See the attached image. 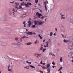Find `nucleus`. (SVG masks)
I'll return each mask as SVG.
<instances>
[{
	"label": "nucleus",
	"instance_id": "1",
	"mask_svg": "<svg viewBox=\"0 0 73 73\" xmlns=\"http://www.w3.org/2000/svg\"><path fill=\"white\" fill-rule=\"evenodd\" d=\"M0 20L3 21H7V17L5 16H3L0 19Z\"/></svg>",
	"mask_w": 73,
	"mask_h": 73
},
{
	"label": "nucleus",
	"instance_id": "2",
	"mask_svg": "<svg viewBox=\"0 0 73 73\" xmlns=\"http://www.w3.org/2000/svg\"><path fill=\"white\" fill-rule=\"evenodd\" d=\"M68 47L70 49V50H72V49H73V45L72 43H70L68 44Z\"/></svg>",
	"mask_w": 73,
	"mask_h": 73
},
{
	"label": "nucleus",
	"instance_id": "3",
	"mask_svg": "<svg viewBox=\"0 0 73 73\" xmlns=\"http://www.w3.org/2000/svg\"><path fill=\"white\" fill-rule=\"evenodd\" d=\"M21 6H24L25 5L27 7H29V5L28 4H27L26 3H25L24 2H22L21 3Z\"/></svg>",
	"mask_w": 73,
	"mask_h": 73
},
{
	"label": "nucleus",
	"instance_id": "4",
	"mask_svg": "<svg viewBox=\"0 0 73 73\" xmlns=\"http://www.w3.org/2000/svg\"><path fill=\"white\" fill-rule=\"evenodd\" d=\"M44 5H45V10L46 11H47V10H48V9H49V7L48 5H46V3L45 2H44Z\"/></svg>",
	"mask_w": 73,
	"mask_h": 73
},
{
	"label": "nucleus",
	"instance_id": "5",
	"mask_svg": "<svg viewBox=\"0 0 73 73\" xmlns=\"http://www.w3.org/2000/svg\"><path fill=\"white\" fill-rule=\"evenodd\" d=\"M11 30L9 29H7L5 30V32H6V33H11Z\"/></svg>",
	"mask_w": 73,
	"mask_h": 73
},
{
	"label": "nucleus",
	"instance_id": "6",
	"mask_svg": "<svg viewBox=\"0 0 73 73\" xmlns=\"http://www.w3.org/2000/svg\"><path fill=\"white\" fill-rule=\"evenodd\" d=\"M43 23H44V22L40 21L39 22V23L38 24V25H41Z\"/></svg>",
	"mask_w": 73,
	"mask_h": 73
},
{
	"label": "nucleus",
	"instance_id": "7",
	"mask_svg": "<svg viewBox=\"0 0 73 73\" xmlns=\"http://www.w3.org/2000/svg\"><path fill=\"white\" fill-rule=\"evenodd\" d=\"M36 16L40 18L41 16H42V15L41 14H40L38 12H37L36 13Z\"/></svg>",
	"mask_w": 73,
	"mask_h": 73
},
{
	"label": "nucleus",
	"instance_id": "8",
	"mask_svg": "<svg viewBox=\"0 0 73 73\" xmlns=\"http://www.w3.org/2000/svg\"><path fill=\"white\" fill-rule=\"evenodd\" d=\"M37 55L38 56H36V58H38V57H41V54H37Z\"/></svg>",
	"mask_w": 73,
	"mask_h": 73
},
{
	"label": "nucleus",
	"instance_id": "9",
	"mask_svg": "<svg viewBox=\"0 0 73 73\" xmlns=\"http://www.w3.org/2000/svg\"><path fill=\"white\" fill-rule=\"evenodd\" d=\"M27 17V15L26 14H25L23 15L21 17V18H24V17Z\"/></svg>",
	"mask_w": 73,
	"mask_h": 73
},
{
	"label": "nucleus",
	"instance_id": "10",
	"mask_svg": "<svg viewBox=\"0 0 73 73\" xmlns=\"http://www.w3.org/2000/svg\"><path fill=\"white\" fill-rule=\"evenodd\" d=\"M32 44V42H29L27 43V45H31Z\"/></svg>",
	"mask_w": 73,
	"mask_h": 73
},
{
	"label": "nucleus",
	"instance_id": "11",
	"mask_svg": "<svg viewBox=\"0 0 73 73\" xmlns=\"http://www.w3.org/2000/svg\"><path fill=\"white\" fill-rule=\"evenodd\" d=\"M15 40L16 41L19 42V38H15Z\"/></svg>",
	"mask_w": 73,
	"mask_h": 73
},
{
	"label": "nucleus",
	"instance_id": "12",
	"mask_svg": "<svg viewBox=\"0 0 73 73\" xmlns=\"http://www.w3.org/2000/svg\"><path fill=\"white\" fill-rule=\"evenodd\" d=\"M28 23L29 24V27L31 25V22L30 21H29L28 22Z\"/></svg>",
	"mask_w": 73,
	"mask_h": 73
},
{
	"label": "nucleus",
	"instance_id": "13",
	"mask_svg": "<svg viewBox=\"0 0 73 73\" xmlns=\"http://www.w3.org/2000/svg\"><path fill=\"white\" fill-rule=\"evenodd\" d=\"M63 41H64V42L66 43V42H69L70 41L68 40H65V39H64V40H63Z\"/></svg>",
	"mask_w": 73,
	"mask_h": 73
},
{
	"label": "nucleus",
	"instance_id": "14",
	"mask_svg": "<svg viewBox=\"0 0 73 73\" xmlns=\"http://www.w3.org/2000/svg\"><path fill=\"white\" fill-rule=\"evenodd\" d=\"M29 66L30 67H31L32 68H34V69H35V66H33V65H30V64H29Z\"/></svg>",
	"mask_w": 73,
	"mask_h": 73
},
{
	"label": "nucleus",
	"instance_id": "15",
	"mask_svg": "<svg viewBox=\"0 0 73 73\" xmlns=\"http://www.w3.org/2000/svg\"><path fill=\"white\" fill-rule=\"evenodd\" d=\"M34 43L35 44H37L38 43H39V42L37 40H36L34 42Z\"/></svg>",
	"mask_w": 73,
	"mask_h": 73
},
{
	"label": "nucleus",
	"instance_id": "16",
	"mask_svg": "<svg viewBox=\"0 0 73 73\" xmlns=\"http://www.w3.org/2000/svg\"><path fill=\"white\" fill-rule=\"evenodd\" d=\"M24 68L26 69H30V68L29 66H27V67H24Z\"/></svg>",
	"mask_w": 73,
	"mask_h": 73
},
{
	"label": "nucleus",
	"instance_id": "17",
	"mask_svg": "<svg viewBox=\"0 0 73 73\" xmlns=\"http://www.w3.org/2000/svg\"><path fill=\"white\" fill-rule=\"evenodd\" d=\"M61 29L62 31L64 30V27L61 26Z\"/></svg>",
	"mask_w": 73,
	"mask_h": 73
},
{
	"label": "nucleus",
	"instance_id": "18",
	"mask_svg": "<svg viewBox=\"0 0 73 73\" xmlns=\"http://www.w3.org/2000/svg\"><path fill=\"white\" fill-rule=\"evenodd\" d=\"M52 35H53V33L51 32L50 34V36H52Z\"/></svg>",
	"mask_w": 73,
	"mask_h": 73
},
{
	"label": "nucleus",
	"instance_id": "19",
	"mask_svg": "<svg viewBox=\"0 0 73 73\" xmlns=\"http://www.w3.org/2000/svg\"><path fill=\"white\" fill-rule=\"evenodd\" d=\"M48 72L47 73H50V69L48 68L47 69Z\"/></svg>",
	"mask_w": 73,
	"mask_h": 73
},
{
	"label": "nucleus",
	"instance_id": "20",
	"mask_svg": "<svg viewBox=\"0 0 73 73\" xmlns=\"http://www.w3.org/2000/svg\"><path fill=\"white\" fill-rule=\"evenodd\" d=\"M63 67L62 66H61L60 68L58 70V71H60L61 70H62V69Z\"/></svg>",
	"mask_w": 73,
	"mask_h": 73
},
{
	"label": "nucleus",
	"instance_id": "21",
	"mask_svg": "<svg viewBox=\"0 0 73 73\" xmlns=\"http://www.w3.org/2000/svg\"><path fill=\"white\" fill-rule=\"evenodd\" d=\"M17 45L19 46V45H21V43L20 42H18L17 43Z\"/></svg>",
	"mask_w": 73,
	"mask_h": 73
},
{
	"label": "nucleus",
	"instance_id": "22",
	"mask_svg": "<svg viewBox=\"0 0 73 73\" xmlns=\"http://www.w3.org/2000/svg\"><path fill=\"white\" fill-rule=\"evenodd\" d=\"M29 35H32V32H29Z\"/></svg>",
	"mask_w": 73,
	"mask_h": 73
},
{
	"label": "nucleus",
	"instance_id": "23",
	"mask_svg": "<svg viewBox=\"0 0 73 73\" xmlns=\"http://www.w3.org/2000/svg\"><path fill=\"white\" fill-rule=\"evenodd\" d=\"M50 66V64H47V68H49Z\"/></svg>",
	"mask_w": 73,
	"mask_h": 73
},
{
	"label": "nucleus",
	"instance_id": "24",
	"mask_svg": "<svg viewBox=\"0 0 73 73\" xmlns=\"http://www.w3.org/2000/svg\"><path fill=\"white\" fill-rule=\"evenodd\" d=\"M23 24L24 25V27H26V25H25V21H24L23 22Z\"/></svg>",
	"mask_w": 73,
	"mask_h": 73
},
{
	"label": "nucleus",
	"instance_id": "25",
	"mask_svg": "<svg viewBox=\"0 0 73 73\" xmlns=\"http://www.w3.org/2000/svg\"><path fill=\"white\" fill-rule=\"evenodd\" d=\"M35 3L36 4H37V3H38V0H35Z\"/></svg>",
	"mask_w": 73,
	"mask_h": 73
},
{
	"label": "nucleus",
	"instance_id": "26",
	"mask_svg": "<svg viewBox=\"0 0 73 73\" xmlns=\"http://www.w3.org/2000/svg\"><path fill=\"white\" fill-rule=\"evenodd\" d=\"M27 4H28L29 5H32V4H31V3H29V2H28L27 3Z\"/></svg>",
	"mask_w": 73,
	"mask_h": 73
},
{
	"label": "nucleus",
	"instance_id": "27",
	"mask_svg": "<svg viewBox=\"0 0 73 73\" xmlns=\"http://www.w3.org/2000/svg\"><path fill=\"white\" fill-rule=\"evenodd\" d=\"M8 71H9V72H11V71H12L11 70V69H10L9 68H8Z\"/></svg>",
	"mask_w": 73,
	"mask_h": 73
},
{
	"label": "nucleus",
	"instance_id": "28",
	"mask_svg": "<svg viewBox=\"0 0 73 73\" xmlns=\"http://www.w3.org/2000/svg\"><path fill=\"white\" fill-rule=\"evenodd\" d=\"M60 62H62V57L60 58Z\"/></svg>",
	"mask_w": 73,
	"mask_h": 73
},
{
	"label": "nucleus",
	"instance_id": "29",
	"mask_svg": "<svg viewBox=\"0 0 73 73\" xmlns=\"http://www.w3.org/2000/svg\"><path fill=\"white\" fill-rule=\"evenodd\" d=\"M31 27L32 28H35L36 25H33Z\"/></svg>",
	"mask_w": 73,
	"mask_h": 73
},
{
	"label": "nucleus",
	"instance_id": "30",
	"mask_svg": "<svg viewBox=\"0 0 73 73\" xmlns=\"http://www.w3.org/2000/svg\"><path fill=\"white\" fill-rule=\"evenodd\" d=\"M66 18V17H62L61 18V19H65Z\"/></svg>",
	"mask_w": 73,
	"mask_h": 73
},
{
	"label": "nucleus",
	"instance_id": "31",
	"mask_svg": "<svg viewBox=\"0 0 73 73\" xmlns=\"http://www.w3.org/2000/svg\"><path fill=\"white\" fill-rule=\"evenodd\" d=\"M15 4L17 5V6H18L19 5V3H17L16 2L15 3Z\"/></svg>",
	"mask_w": 73,
	"mask_h": 73
},
{
	"label": "nucleus",
	"instance_id": "32",
	"mask_svg": "<svg viewBox=\"0 0 73 73\" xmlns=\"http://www.w3.org/2000/svg\"><path fill=\"white\" fill-rule=\"evenodd\" d=\"M19 9H21V8H22V7L21 6H19Z\"/></svg>",
	"mask_w": 73,
	"mask_h": 73
},
{
	"label": "nucleus",
	"instance_id": "33",
	"mask_svg": "<svg viewBox=\"0 0 73 73\" xmlns=\"http://www.w3.org/2000/svg\"><path fill=\"white\" fill-rule=\"evenodd\" d=\"M45 50H46V48H45L44 49V48H43V52H44L45 51Z\"/></svg>",
	"mask_w": 73,
	"mask_h": 73
},
{
	"label": "nucleus",
	"instance_id": "34",
	"mask_svg": "<svg viewBox=\"0 0 73 73\" xmlns=\"http://www.w3.org/2000/svg\"><path fill=\"white\" fill-rule=\"evenodd\" d=\"M52 64H53V65H55V63L54 61L52 62Z\"/></svg>",
	"mask_w": 73,
	"mask_h": 73
},
{
	"label": "nucleus",
	"instance_id": "35",
	"mask_svg": "<svg viewBox=\"0 0 73 73\" xmlns=\"http://www.w3.org/2000/svg\"><path fill=\"white\" fill-rule=\"evenodd\" d=\"M36 33H35V32L32 33V35H36Z\"/></svg>",
	"mask_w": 73,
	"mask_h": 73
},
{
	"label": "nucleus",
	"instance_id": "36",
	"mask_svg": "<svg viewBox=\"0 0 73 73\" xmlns=\"http://www.w3.org/2000/svg\"><path fill=\"white\" fill-rule=\"evenodd\" d=\"M42 69H46V68L45 66H43L42 67Z\"/></svg>",
	"mask_w": 73,
	"mask_h": 73
},
{
	"label": "nucleus",
	"instance_id": "37",
	"mask_svg": "<svg viewBox=\"0 0 73 73\" xmlns=\"http://www.w3.org/2000/svg\"><path fill=\"white\" fill-rule=\"evenodd\" d=\"M12 11H13V12H16V11L14 9H13Z\"/></svg>",
	"mask_w": 73,
	"mask_h": 73
},
{
	"label": "nucleus",
	"instance_id": "38",
	"mask_svg": "<svg viewBox=\"0 0 73 73\" xmlns=\"http://www.w3.org/2000/svg\"><path fill=\"white\" fill-rule=\"evenodd\" d=\"M15 7L16 8H17V9H19V7H18L17 6H16Z\"/></svg>",
	"mask_w": 73,
	"mask_h": 73
},
{
	"label": "nucleus",
	"instance_id": "39",
	"mask_svg": "<svg viewBox=\"0 0 73 73\" xmlns=\"http://www.w3.org/2000/svg\"><path fill=\"white\" fill-rule=\"evenodd\" d=\"M35 25H36L37 24V22H36V21L35 22Z\"/></svg>",
	"mask_w": 73,
	"mask_h": 73
},
{
	"label": "nucleus",
	"instance_id": "40",
	"mask_svg": "<svg viewBox=\"0 0 73 73\" xmlns=\"http://www.w3.org/2000/svg\"><path fill=\"white\" fill-rule=\"evenodd\" d=\"M43 49V47H41L40 48V50H42Z\"/></svg>",
	"mask_w": 73,
	"mask_h": 73
},
{
	"label": "nucleus",
	"instance_id": "41",
	"mask_svg": "<svg viewBox=\"0 0 73 73\" xmlns=\"http://www.w3.org/2000/svg\"><path fill=\"white\" fill-rule=\"evenodd\" d=\"M40 37H39L40 39H42V37L41 36H40Z\"/></svg>",
	"mask_w": 73,
	"mask_h": 73
},
{
	"label": "nucleus",
	"instance_id": "42",
	"mask_svg": "<svg viewBox=\"0 0 73 73\" xmlns=\"http://www.w3.org/2000/svg\"><path fill=\"white\" fill-rule=\"evenodd\" d=\"M52 52H50L49 54V55H52Z\"/></svg>",
	"mask_w": 73,
	"mask_h": 73
},
{
	"label": "nucleus",
	"instance_id": "43",
	"mask_svg": "<svg viewBox=\"0 0 73 73\" xmlns=\"http://www.w3.org/2000/svg\"><path fill=\"white\" fill-rule=\"evenodd\" d=\"M52 67L53 68H56V66H53Z\"/></svg>",
	"mask_w": 73,
	"mask_h": 73
},
{
	"label": "nucleus",
	"instance_id": "44",
	"mask_svg": "<svg viewBox=\"0 0 73 73\" xmlns=\"http://www.w3.org/2000/svg\"><path fill=\"white\" fill-rule=\"evenodd\" d=\"M22 38H25V36L23 37H22Z\"/></svg>",
	"mask_w": 73,
	"mask_h": 73
},
{
	"label": "nucleus",
	"instance_id": "45",
	"mask_svg": "<svg viewBox=\"0 0 73 73\" xmlns=\"http://www.w3.org/2000/svg\"><path fill=\"white\" fill-rule=\"evenodd\" d=\"M16 44H15V43H12V45H16Z\"/></svg>",
	"mask_w": 73,
	"mask_h": 73
},
{
	"label": "nucleus",
	"instance_id": "46",
	"mask_svg": "<svg viewBox=\"0 0 73 73\" xmlns=\"http://www.w3.org/2000/svg\"><path fill=\"white\" fill-rule=\"evenodd\" d=\"M25 38H28V37H27V36H25Z\"/></svg>",
	"mask_w": 73,
	"mask_h": 73
},
{
	"label": "nucleus",
	"instance_id": "47",
	"mask_svg": "<svg viewBox=\"0 0 73 73\" xmlns=\"http://www.w3.org/2000/svg\"><path fill=\"white\" fill-rule=\"evenodd\" d=\"M38 5L39 6H41V4H40V3H39L38 4Z\"/></svg>",
	"mask_w": 73,
	"mask_h": 73
},
{
	"label": "nucleus",
	"instance_id": "48",
	"mask_svg": "<svg viewBox=\"0 0 73 73\" xmlns=\"http://www.w3.org/2000/svg\"><path fill=\"white\" fill-rule=\"evenodd\" d=\"M52 56H55V55H54V54H52V55H51Z\"/></svg>",
	"mask_w": 73,
	"mask_h": 73
},
{
	"label": "nucleus",
	"instance_id": "49",
	"mask_svg": "<svg viewBox=\"0 0 73 73\" xmlns=\"http://www.w3.org/2000/svg\"><path fill=\"white\" fill-rule=\"evenodd\" d=\"M42 61H41V62H40L41 64H42Z\"/></svg>",
	"mask_w": 73,
	"mask_h": 73
},
{
	"label": "nucleus",
	"instance_id": "50",
	"mask_svg": "<svg viewBox=\"0 0 73 73\" xmlns=\"http://www.w3.org/2000/svg\"><path fill=\"white\" fill-rule=\"evenodd\" d=\"M10 68V65L9 64V66H8V68Z\"/></svg>",
	"mask_w": 73,
	"mask_h": 73
},
{
	"label": "nucleus",
	"instance_id": "51",
	"mask_svg": "<svg viewBox=\"0 0 73 73\" xmlns=\"http://www.w3.org/2000/svg\"><path fill=\"white\" fill-rule=\"evenodd\" d=\"M20 40H21V41H22V38H20Z\"/></svg>",
	"mask_w": 73,
	"mask_h": 73
},
{
	"label": "nucleus",
	"instance_id": "52",
	"mask_svg": "<svg viewBox=\"0 0 73 73\" xmlns=\"http://www.w3.org/2000/svg\"><path fill=\"white\" fill-rule=\"evenodd\" d=\"M49 40V41H48V43L50 42V39Z\"/></svg>",
	"mask_w": 73,
	"mask_h": 73
},
{
	"label": "nucleus",
	"instance_id": "53",
	"mask_svg": "<svg viewBox=\"0 0 73 73\" xmlns=\"http://www.w3.org/2000/svg\"><path fill=\"white\" fill-rule=\"evenodd\" d=\"M40 72L41 73H43V72L42 71H40Z\"/></svg>",
	"mask_w": 73,
	"mask_h": 73
},
{
	"label": "nucleus",
	"instance_id": "54",
	"mask_svg": "<svg viewBox=\"0 0 73 73\" xmlns=\"http://www.w3.org/2000/svg\"><path fill=\"white\" fill-rule=\"evenodd\" d=\"M44 17V16H43V17H41V19H43Z\"/></svg>",
	"mask_w": 73,
	"mask_h": 73
},
{
	"label": "nucleus",
	"instance_id": "55",
	"mask_svg": "<svg viewBox=\"0 0 73 73\" xmlns=\"http://www.w3.org/2000/svg\"><path fill=\"white\" fill-rule=\"evenodd\" d=\"M61 16L62 17H63V16H64V15H62Z\"/></svg>",
	"mask_w": 73,
	"mask_h": 73
},
{
	"label": "nucleus",
	"instance_id": "56",
	"mask_svg": "<svg viewBox=\"0 0 73 73\" xmlns=\"http://www.w3.org/2000/svg\"><path fill=\"white\" fill-rule=\"evenodd\" d=\"M44 47H45H45L46 48V47H47V46H45V45H44Z\"/></svg>",
	"mask_w": 73,
	"mask_h": 73
},
{
	"label": "nucleus",
	"instance_id": "57",
	"mask_svg": "<svg viewBox=\"0 0 73 73\" xmlns=\"http://www.w3.org/2000/svg\"><path fill=\"white\" fill-rule=\"evenodd\" d=\"M29 64H32V62H29Z\"/></svg>",
	"mask_w": 73,
	"mask_h": 73
},
{
	"label": "nucleus",
	"instance_id": "58",
	"mask_svg": "<svg viewBox=\"0 0 73 73\" xmlns=\"http://www.w3.org/2000/svg\"><path fill=\"white\" fill-rule=\"evenodd\" d=\"M29 62H28V61H27V62H27V64H29Z\"/></svg>",
	"mask_w": 73,
	"mask_h": 73
},
{
	"label": "nucleus",
	"instance_id": "59",
	"mask_svg": "<svg viewBox=\"0 0 73 73\" xmlns=\"http://www.w3.org/2000/svg\"><path fill=\"white\" fill-rule=\"evenodd\" d=\"M42 65H45V63H42Z\"/></svg>",
	"mask_w": 73,
	"mask_h": 73
},
{
	"label": "nucleus",
	"instance_id": "60",
	"mask_svg": "<svg viewBox=\"0 0 73 73\" xmlns=\"http://www.w3.org/2000/svg\"><path fill=\"white\" fill-rule=\"evenodd\" d=\"M4 45H5V44H3V46H4Z\"/></svg>",
	"mask_w": 73,
	"mask_h": 73
},
{
	"label": "nucleus",
	"instance_id": "61",
	"mask_svg": "<svg viewBox=\"0 0 73 73\" xmlns=\"http://www.w3.org/2000/svg\"><path fill=\"white\" fill-rule=\"evenodd\" d=\"M53 35L54 36H56V33H54Z\"/></svg>",
	"mask_w": 73,
	"mask_h": 73
},
{
	"label": "nucleus",
	"instance_id": "62",
	"mask_svg": "<svg viewBox=\"0 0 73 73\" xmlns=\"http://www.w3.org/2000/svg\"><path fill=\"white\" fill-rule=\"evenodd\" d=\"M46 44H48V42H46Z\"/></svg>",
	"mask_w": 73,
	"mask_h": 73
},
{
	"label": "nucleus",
	"instance_id": "63",
	"mask_svg": "<svg viewBox=\"0 0 73 73\" xmlns=\"http://www.w3.org/2000/svg\"><path fill=\"white\" fill-rule=\"evenodd\" d=\"M45 39L43 40V42H45Z\"/></svg>",
	"mask_w": 73,
	"mask_h": 73
},
{
	"label": "nucleus",
	"instance_id": "64",
	"mask_svg": "<svg viewBox=\"0 0 73 73\" xmlns=\"http://www.w3.org/2000/svg\"><path fill=\"white\" fill-rule=\"evenodd\" d=\"M12 13H13V15H14L15 14V13H14V12H13Z\"/></svg>",
	"mask_w": 73,
	"mask_h": 73
}]
</instances>
